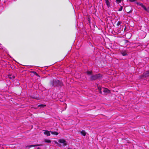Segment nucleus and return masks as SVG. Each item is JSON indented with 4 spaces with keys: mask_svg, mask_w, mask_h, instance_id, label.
<instances>
[{
    "mask_svg": "<svg viewBox=\"0 0 149 149\" xmlns=\"http://www.w3.org/2000/svg\"><path fill=\"white\" fill-rule=\"evenodd\" d=\"M102 77V75L100 74H96L93 75L91 77V79L92 80L100 79Z\"/></svg>",
    "mask_w": 149,
    "mask_h": 149,
    "instance_id": "1",
    "label": "nucleus"
},
{
    "mask_svg": "<svg viewBox=\"0 0 149 149\" xmlns=\"http://www.w3.org/2000/svg\"><path fill=\"white\" fill-rule=\"evenodd\" d=\"M98 88L99 92L100 93H102V91L104 93H109V91L106 88H101L100 87H98Z\"/></svg>",
    "mask_w": 149,
    "mask_h": 149,
    "instance_id": "2",
    "label": "nucleus"
},
{
    "mask_svg": "<svg viewBox=\"0 0 149 149\" xmlns=\"http://www.w3.org/2000/svg\"><path fill=\"white\" fill-rule=\"evenodd\" d=\"M62 85V83L58 80H54L53 83V85L54 86L58 85L61 86Z\"/></svg>",
    "mask_w": 149,
    "mask_h": 149,
    "instance_id": "3",
    "label": "nucleus"
},
{
    "mask_svg": "<svg viewBox=\"0 0 149 149\" xmlns=\"http://www.w3.org/2000/svg\"><path fill=\"white\" fill-rule=\"evenodd\" d=\"M136 4L138 5H139V6H141L146 11H147V12H149V10L147 8L144 6L142 3H139V2H137Z\"/></svg>",
    "mask_w": 149,
    "mask_h": 149,
    "instance_id": "4",
    "label": "nucleus"
},
{
    "mask_svg": "<svg viewBox=\"0 0 149 149\" xmlns=\"http://www.w3.org/2000/svg\"><path fill=\"white\" fill-rule=\"evenodd\" d=\"M149 76V71H147L145 72H144L143 75L140 77V79L146 77H147Z\"/></svg>",
    "mask_w": 149,
    "mask_h": 149,
    "instance_id": "5",
    "label": "nucleus"
},
{
    "mask_svg": "<svg viewBox=\"0 0 149 149\" xmlns=\"http://www.w3.org/2000/svg\"><path fill=\"white\" fill-rule=\"evenodd\" d=\"M58 142L61 143L63 144V145L64 146L67 145V143L66 141L63 139H59L58 140Z\"/></svg>",
    "mask_w": 149,
    "mask_h": 149,
    "instance_id": "6",
    "label": "nucleus"
},
{
    "mask_svg": "<svg viewBox=\"0 0 149 149\" xmlns=\"http://www.w3.org/2000/svg\"><path fill=\"white\" fill-rule=\"evenodd\" d=\"M50 132L47 130H46L44 132V133L45 134L47 135V136H50Z\"/></svg>",
    "mask_w": 149,
    "mask_h": 149,
    "instance_id": "7",
    "label": "nucleus"
},
{
    "mask_svg": "<svg viewBox=\"0 0 149 149\" xmlns=\"http://www.w3.org/2000/svg\"><path fill=\"white\" fill-rule=\"evenodd\" d=\"M122 55L125 56L127 55V52L126 51H122L121 52Z\"/></svg>",
    "mask_w": 149,
    "mask_h": 149,
    "instance_id": "8",
    "label": "nucleus"
},
{
    "mask_svg": "<svg viewBox=\"0 0 149 149\" xmlns=\"http://www.w3.org/2000/svg\"><path fill=\"white\" fill-rule=\"evenodd\" d=\"M41 144L32 145L28 146L29 148H31L33 147L37 146H42Z\"/></svg>",
    "mask_w": 149,
    "mask_h": 149,
    "instance_id": "9",
    "label": "nucleus"
},
{
    "mask_svg": "<svg viewBox=\"0 0 149 149\" xmlns=\"http://www.w3.org/2000/svg\"><path fill=\"white\" fill-rule=\"evenodd\" d=\"M44 141L45 142L48 143H50L51 142L50 140L47 139H44Z\"/></svg>",
    "mask_w": 149,
    "mask_h": 149,
    "instance_id": "10",
    "label": "nucleus"
},
{
    "mask_svg": "<svg viewBox=\"0 0 149 149\" xmlns=\"http://www.w3.org/2000/svg\"><path fill=\"white\" fill-rule=\"evenodd\" d=\"M50 132H51V133L52 134H54L56 135H57L58 134V133L56 132H52L50 131Z\"/></svg>",
    "mask_w": 149,
    "mask_h": 149,
    "instance_id": "11",
    "label": "nucleus"
},
{
    "mask_svg": "<svg viewBox=\"0 0 149 149\" xmlns=\"http://www.w3.org/2000/svg\"><path fill=\"white\" fill-rule=\"evenodd\" d=\"M81 134L84 136L86 135V132L82 130L81 132Z\"/></svg>",
    "mask_w": 149,
    "mask_h": 149,
    "instance_id": "12",
    "label": "nucleus"
},
{
    "mask_svg": "<svg viewBox=\"0 0 149 149\" xmlns=\"http://www.w3.org/2000/svg\"><path fill=\"white\" fill-rule=\"evenodd\" d=\"M122 1V0H116V1L117 4H119Z\"/></svg>",
    "mask_w": 149,
    "mask_h": 149,
    "instance_id": "13",
    "label": "nucleus"
},
{
    "mask_svg": "<svg viewBox=\"0 0 149 149\" xmlns=\"http://www.w3.org/2000/svg\"><path fill=\"white\" fill-rule=\"evenodd\" d=\"M46 106L44 104H40L38 105V107H43Z\"/></svg>",
    "mask_w": 149,
    "mask_h": 149,
    "instance_id": "14",
    "label": "nucleus"
},
{
    "mask_svg": "<svg viewBox=\"0 0 149 149\" xmlns=\"http://www.w3.org/2000/svg\"><path fill=\"white\" fill-rule=\"evenodd\" d=\"M92 71H87L86 72L87 74L88 75H90L92 73Z\"/></svg>",
    "mask_w": 149,
    "mask_h": 149,
    "instance_id": "15",
    "label": "nucleus"
},
{
    "mask_svg": "<svg viewBox=\"0 0 149 149\" xmlns=\"http://www.w3.org/2000/svg\"><path fill=\"white\" fill-rule=\"evenodd\" d=\"M9 77L10 79H14L15 78L14 76H13L12 77H11V75H9Z\"/></svg>",
    "mask_w": 149,
    "mask_h": 149,
    "instance_id": "16",
    "label": "nucleus"
},
{
    "mask_svg": "<svg viewBox=\"0 0 149 149\" xmlns=\"http://www.w3.org/2000/svg\"><path fill=\"white\" fill-rule=\"evenodd\" d=\"M123 6H121L120 8H119L118 9V11H122L123 9Z\"/></svg>",
    "mask_w": 149,
    "mask_h": 149,
    "instance_id": "17",
    "label": "nucleus"
},
{
    "mask_svg": "<svg viewBox=\"0 0 149 149\" xmlns=\"http://www.w3.org/2000/svg\"><path fill=\"white\" fill-rule=\"evenodd\" d=\"M35 74L38 76H39L38 74L36 72H35Z\"/></svg>",
    "mask_w": 149,
    "mask_h": 149,
    "instance_id": "18",
    "label": "nucleus"
},
{
    "mask_svg": "<svg viewBox=\"0 0 149 149\" xmlns=\"http://www.w3.org/2000/svg\"><path fill=\"white\" fill-rule=\"evenodd\" d=\"M35 72H35V71H33V72L35 74Z\"/></svg>",
    "mask_w": 149,
    "mask_h": 149,
    "instance_id": "19",
    "label": "nucleus"
},
{
    "mask_svg": "<svg viewBox=\"0 0 149 149\" xmlns=\"http://www.w3.org/2000/svg\"><path fill=\"white\" fill-rule=\"evenodd\" d=\"M37 149H40V148H38Z\"/></svg>",
    "mask_w": 149,
    "mask_h": 149,
    "instance_id": "20",
    "label": "nucleus"
},
{
    "mask_svg": "<svg viewBox=\"0 0 149 149\" xmlns=\"http://www.w3.org/2000/svg\"><path fill=\"white\" fill-rule=\"evenodd\" d=\"M68 149H71L70 148H68Z\"/></svg>",
    "mask_w": 149,
    "mask_h": 149,
    "instance_id": "21",
    "label": "nucleus"
},
{
    "mask_svg": "<svg viewBox=\"0 0 149 149\" xmlns=\"http://www.w3.org/2000/svg\"><path fill=\"white\" fill-rule=\"evenodd\" d=\"M148 9L149 10V7L148 8Z\"/></svg>",
    "mask_w": 149,
    "mask_h": 149,
    "instance_id": "22",
    "label": "nucleus"
}]
</instances>
